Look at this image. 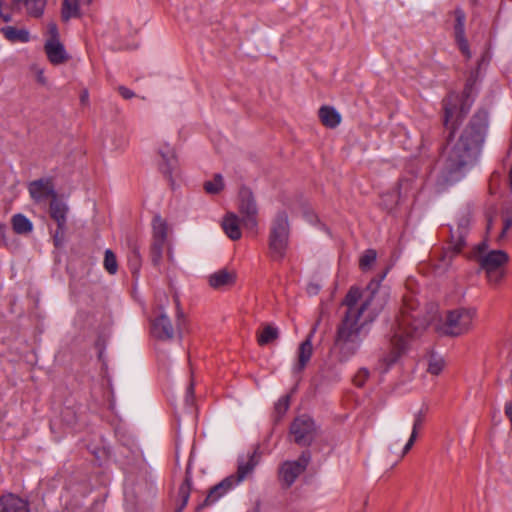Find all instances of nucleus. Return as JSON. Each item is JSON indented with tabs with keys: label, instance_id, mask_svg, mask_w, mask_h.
<instances>
[{
	"label": "nucleus",
	"instance_id": "obj_24",
	"mask_svg": "<svg viewBox=\"0 0 512 512\" xmlns=\"http://www.w3.org/2000/svg\"><path fill=\"white\" fill-rule=\"evenodd\" d=\"M235 279V272L227 269H221L210 275L209 284L215 289H220L225 286L232 285L235 282Z\"/></svg>",
	"mask_w": 512,
	"mask_h": 512
},
{
	"label": "nucleus",
	"instance_id": "obj_23",
	"mask_svg": "<svg viewBox=\"0 0 512 512\" xmlns=\"http://www.w3.org/2000/svg\"><path fill=\"white\" fill-rule=\"evenodd\" d=\"M312 335H309L305 341H303L298 349V358L297 363L295 364L293 370L296 373L301 372L308 362L311 359L312 353H313V346H312Z\"/></svg>",
	"mask_w": 512,
	"mask_h": 512
},
{
	"label": "nucleus",
	"instance_id": "obj_22",
	"mask_svg": "<svg viewBox=\"0 0 512 512\" xmlns=\"http://www.w3.org/2000/svg\"><path fill=\"white\" fill-rule=\"evenodd\" d=\"M241 219L232 212L227 213L222 220V228L231 240H239L242 236L240 230Z\"/></svg>",
	"mask_w": 512,
	"mask_h": 512
},
{
	"label": "nucleus",
	"instance_id": "obj_15",
	"mask_svg": "<svg viewBox=\"0 0 512 512\" xmlns=\"http://www.w3.org/2000/svg\"><path fill=\"white\" fill-rule=\"evenodd\" d=\"M469 224L470 212L468 210H465L458 216L456 228H450L451 242L457 253L460 252L461 248L465 244V235Z\"/></svg>",
	"mask_w": 512,
	"mask_h": 512
},
{
	"label": "nucleus",
	"instance_id": "obj_10",
	"mask_svg": "<svg viewBox=\"0 0 512 512\" xmlns=\"http://www.w3.org/2000/svg\"><path fill=\"white\" fill-rule=\"evenodd\" d=\"M316 425L313 419L307 415L297 417L290 427L294 441L301 446H308L316 435Z\"/></svg>",
	"mask_w": 512,
	"mask_h": 512
},
{
	"label": "nucleus",
	"instance_id": "obj_35",
	"mask_svg": "<svg viewBox=\"0 0 512 512\" xmlns=\"http://www.w3.org/2000/svg\"><path fill=\"white\" fill-rule=\"evenodd\" d=\"M104 267L110 274H115L118 269L117 260L115 254L107 249L104 257Z\"/></svg>",
	"mask_w": 512,
	"mask_h": 512
},
{
	"label": "nucleus",
	"instance_id": "obj_21",
	"mask_svg": "<svg viewBox=\"0 0 512 512\" xmlns=\"http://www.w3.org/2000/svg\"><path fill=\"white\" fill-rule=\"evenodd\" d=\"M236 485L237 484L235 483L234 476H229L225 478L210 490L209 494L205 499V504L210 505L215 503L218 499H220L223 495H225L230 489H232Z\"/></svg>",
	"mask_w": 512,
	"mask_h": 512
},
{
	"label": "nucleus",
	"instance_id": "obj_7",
	"mask_svg": "<svg viewBox=\"0 0 512 512\" xmlns=\"http://www.w3.org/2000/svg\"><path fill=\"white\" fill-rule=\"evenodd\" d=\"M238 210L244 228L255 230L258 225V208L253 193L246 187L241 188L239 191Z\"/></svg>",
	"mask_w": 512,
	"mask_h": 512
},
{
	"label": "nucleus",
	"instance_id": "obj_3",
	"mask_svg": "<svg viewBox=\"0 0 512 512\" xmlns=\"http://www.w3.org/2000/svg\"><path fill=\"white\" fill-rule=\"evenodd\" d=\"M427 320L421 317L418 304L412 298H405L400 316L396 320L393 334L390 340V351L385 354L382 361L387 366L394 364L408 347V339L424 329Z\"/></svg>",
	"mask_w": 512,
	"mask_h": 512
},
{
	"label": "nucleus",
	"instance_id": "obj_30",
	"mask_svg": "<svg viewBox=\"0 0 512 512\" xmlns=\"http://www.w3.org/2000/svg\"><path fill=\"white\" fill-rule=\"evenodd\" d=\"M279 337V330L271 324H265L257 332V341L260 346L267 345Z\"/></svg>",
	"mask_w": 512,
	"mask_h": 512
},
{
	"label": "nucleus",
	"instance_id": "obj_45",
	"mask_svg": "<svg viewBox=\"0 0 512 512\" xmlns=\"http://www.w3.org/2000/svg\"><path fill=\"white\" fill-rule=\"evenodd\" d=\"M81 101L83 103L88 101V92L87 91H84L83 94L81 95Z\"/></svg>",
	"mask_w": 512,
	"mask_h": 512
},
{
	"label": "nucleus",
	"instance_id": "obj_1",
	"mask_svg": "<svg viewBox=\"0 0 512 512\" xmlns=\"http://www.w3.org/2000/svg\"><path fill=\"white\" fill-rule=\"evenodd\" d=\"M380 282L381 279H373L364 290L352 287L345 297L344 304L348 311L338 327L335 340V349L343 361L359 350L368 333L367 326L375 320L389 300L388 290Z\"/></svg>",
	"mask_w": 512,
	"mask_h": 512
},
{
	"label": "nucleus",
	"instance_id": "obj_26",
	"mask_svg": "<svg viewBox=\"0 0 512 512\" xmlns=\"http://www.w3.org/2000/svg\"><path fill=\"white\" fill-rule=\"evenodd\" d=\"M67 210V206L63 202L58 201L56 198L51 200L50 216L57 222V226H59L61 230L66 228Z\"/></svg>",
	"mask_w": 512,
	"mask_h": 512
},
{
	"label": "nucleus",
	"instance_id": "obj_37",
	"mask_svg": "<svg viewBox=\"0 0 512 512\" xmlns=\"http://www.w3.org/2000/svg\"><path fill=\"white\" fill-rule=\"evenodd\" d=\"M159 153L167 164V171H170L176 163L173 149L169 146H166L164 149H161Z\"/></svg>",
	"mask_w": 512,
	"mask_h": 512
},
{
	"label": "nucleus",
	"instance_id": "obj_29",
	"mask_svg": "<svg viewBox=\"0 0 512 512\" xmlns=\"http://www.w3.org/2000/svg\"><path fill=\"white\" fill-rule=\"evenodd\" d=\"M93 0L87 2L86 0H64L62 4L61 16L64 21L79 16V5H89Z\"/></svg>",
	"mask_w": 512,
	"mask_h": 512
},
{
	"label": "nucleus",
	"instance_id": "obj_39",
	"mask_svg": "<svg viewBox=\"0 0 512 512\" xmlns=\"http://www.w3.org/2000/svg\"><path fill=\"white\" fill-rule=\"evenodd\" d=\"M289 408V396L281 397L278 402L275 404V411L279 416H282L286 413Z\"/></svg>",
	"mask_w": 512,
	"mask_h": 512
},
{
	"label": "nucleus",
	"instance_id": "obj_2",
	"mask_svg": "<svg viewBox=\"0 0 512 512\" xmlns=\"http://www.w3.org/2000/svg\"><path fill=\"white\" fill-rule=\"evenodd\" d=\"M486 123L474 117L457 141H449L443 152L442 172L446 181H458L476 163L484 140Z\"/></svg>",
	"mask_w": 512,
	"mask_h": 512
},
{
	"label": "nucleus",
	"instance_id": "obj_33",
	"mask_svg": "<svg viewBox=\"0 0 512 512\" xmlns=\"http://www.w3.org/2000/svg\"><path fill=\"white\" fill-rule=\"evenodd\" d=\"M190 490H191V477L189 476V473L187 472L184 482L179 487L178 497L181 500V505L177 509V512H181L183 510V508L186 506L189 496H190Z\"/></svg>",
	"mask_w": 512,
	"mask_h": 512
},
{
	"label": "nucleus",
	"instance_id": "obj_38",
	"mask_svg": "<svg viewBox=\"0 0 512 512\" xmlns=\"http://www.w3.org/2000/svg\"><path fill=\"white\" fill-rule=\"evenodd\" d=\"M369 371L366 368H361L354 376V383L358 387H362L369 378Z\"/></svg>",
	"mask_w": 512,
	"mask_h": 512
},
{
	"label": "nucleus",
	"instance_id": "obj_17",
	"mask_svg": "<svg viewBox=\"0 0 512 512\" xmlns=\"http://www.w3.org/2000/svg\"><path fill=\"white\" fill-rule=\"evenodd\" d=\"M44 51L49 62L53 65H61L69 60V55L59 38L48 39L45 42Z\"/></svg>",
	"mask_w": 512,
	"mask_h": 512
},
{
	"label": "nucleus",
	"instance_id": "obj_27",
	"mask_svg": "<svg viewBox=\"0 0 512 512\" xmlns=\"http://www.w3.org/2000/svg\"><path fill=\"white\" fill-rule=\"evenodd\" d=\"M319 118L322 124L328 128H335L341 122V115L330 106H323L319 109Z\"/></svg>",
	"mask_w": 512,
	"mask_h": 512
},
{
	"label": "nucleus",
	"instance_id": "obj_47",
	"mask_svg": "<svg viewBox=\"0 0 512 512\" xmlns=\"http://www.w3.org/2000/svg\"><path fill=\"white\" fill-rule=\"evenodd\" d=\"M134 258H135V261L138 262V255L136 253H134Z\"/></svg>",
	"mask_w": 512,
	"mask_h": 512
},
{
	"label": "nucleus",
	"instance_id": "obj_16",
	"mask_svg": "<svg viewBox=\"0 0 512 512\" xmlns=\"http://www.w3.org/2000/svg\"><path fill=\"white\" fill-rule=\"evenodd\" d=\"M260 459V454L257 450L243 455L238 460V468L235 477V483L238 485L245 478H247L254 470Z\"/></svg>",
	"mask_w": 512,
	"mask_h": 512
},
{
	"label": "nucleus",
	"instance_id": "obj_34",
	"mask_svg": "<svg viewBox=\"0 0 512 512\" xmlns=\"http://www.w3.org/2000/svg\"><path fill=\"white\" fill-rule=\"evenodd\" d=\"M377 253L373 249L366 250L359 260V267L362 271L369 270L376 261Z\"/></svg>",
	"mask_w": 512,
	"mask_h": 512
},
{
	"label": "nucleus",
	"instance_id": "obj_5",
	"mask_svg": "<svg viewBox=\"0 0 512 512\" xmlns=\"http://www.w3.org/2000/svg\"><path fill=\"white\" fill-rule=\"evenodd\" d=\"M289 243V222L285 212H279L271 223L269 248L273 258L282 259Z\"/></svg>",
	"mask_w": 512,
	"mask_h": 512
},
{
	"label": "nucleus",
	"instance_id": "obj_44",
	"mask_svg": "<svg viewBox=\"0 0 512 512\" xmlns=\"http://www.w3.org/2000/svg\"><path fill=\"white\" fill-rule=\"evenodd\" d=\"M37 80L38 82H40L41 84H45L46 83V78L44 76V71L43 69H38L37 70Z\"/></svg>",
	"mask_w": 512,
	"mask_h": 512
},
{
	"label": "nucleus",
	"instance_id": "obj_40",
	"mask_svg": "<svg viewBox=\"0 0 512 512\" xmlns=\"http://www.w3.org/2000/svg\"><path fill=\"white\" fill-rule=\"evenodd\" d=\"M7 244V226L3 223H0V246H6Z\"/></svg>",
	"mask_w": 512,
	"mask_h": 512
},
{
	"label": "nucleus",
	"instance_id": "obj_13",
	"mask_svg": "<svg viewBox=\"0 0 512 512\" xmlns=\"http://www.w3.org/2000/svg\"><path fill=\"white\" fill-rule=\"evenodd\" d=\"M310 461L309 453H302L298 460L287 461L282 464L279 474L280 479L287 485L290 486L294 483L296 478L304 472Z\"/></svg>",
	"mask_w": 512,
	"mask_h": 512
},
{
	"label": "nucleus",
	"instance_id": "obj_14",
	"mask_svg": "<svg viewBox=\"0 0 512 512\" xmlns=\"http://www.w3.org/2000/svg\"><path fill=\"white\" fill-rule=\"evenodd\" d=\"M28 191L36 203H45L49 199L56 198L54 185L50 178H41L30 182Z\"/></svg>",
	"mask_w": 512,
	"mask_h": 512
},
{
	"label": "nucleus",
	"instance_id": "obj_11",
	"mask_svg": "<svg viewBox=\"0 0 512 512\" xmlns=\"http://www.w3.org/2000/svg\"><path fill=\"white\" fill-rule=\"evenodd\" d=\"M487 233L496 235L497 241H502L512 233V205L507 206L501 216L487 219Z\"/></svg>",
	"mask_w": 512,
	"mask_h": 512
},
{
	"label": "nucleus",
	"instance_id": "obj_19",
	"mask_svg": "<svg viewBox=\"0 0 512 512\" xmlns=\"http://www.w3.org/2000/svg\"><path fill=\"white\" fill-rule=\"evenodd\" d=\"M151 331L154 337L161 340H170L174 337V329L167 315L161 313L152 322Z\"/></svg>",
	"mask_w": 512,
	"mask_h": 512
},
{
	"label": "nucleus",
	"instance_id": "obj_12",
	"mask_svg": "<svg viewBox=\"0 0 512 512\" xmlns=\"http://www.w3.org/2000/svg\"><path fill=\"white\" fill-rule=\"evenodd\" d=\"M22 0H1L0 1V17L4 22L12 21V14L6 12V8L11 10L18 9ZM27 12L33 17H39L42 15L46 0H24Z\"/></svg>",
	"mask_w": 512,
	"mask_h": 512
},
{
	"label": "nucleus",
	"instance_id": "obj_36",
	"mask_svg": "<svg viewBox=\"0 0 512 512\" xmlns=\"http://www.w3.org/2000/svg\"><path fill=\"white\" fill-rule=\"evenodd\" d=\"M445 367V361L442 358L431 357L428 365V372L433 375H439Z\"/></svg>",
	"mask_w": 512,
	"mask_h": 512
},
{
	"label": "nucleus",
	"instance_id": "obj_20",
	"mask_svg": "<svg viewBox=\"0 0 512 512\" xmlns=\"http://www.w3.org/2000/svg\"><path fill=\"white\" fill-rule=\"evenodd\" d=\"M456 23L454 27L455 40L463 55L471 57L468 41L465 38V14L461 10L455 11Z\"/></svg>",
	"mask_w": 512,
	"mask_h": 512
},
{
	"label": "nucleus",
	"instance_id": "obj_46",
	"mask_svg": "<svg viewBox=\"0 0 512 512\" xmlns=\"http://www.w3.org/2000/svg\"><path fill=\"white\" fill-rule=\"evenodd\" d=\"M187 393H188V395H192V393H193V386L192 385L189 386Z\"/></svg>",
	"mask_w": 512,
	"mask_h": 512
},
{
	"label": "nucleus",
	"instance_id": "obj_31",
	"mask_svg": "<svg viewBox=\"0 0 512 512\" xmlns=\"http://www.w3.org/2000/svg\"><path fill=\"white\" fill-rule=\"evenodd\" d=\"M11 224L17 234H28L33 230V223L23 214H15L11 219Z\"/></svg>",
	"mask_w": 512,
	"mask_h": 512
},
{
	"label": "nucleus",
	"instance_id": "obj_18",
	"mask_svg": "<svg viewBox=\"0 0 512 512\" xmlns=\"http://www.w3.org/2000/svg\"><path fill=\"white\" fill-rule=\"evenodd\" d=\"M0 512H29V503L15 494L7 493L0 497Z\"/></svg>",
	"mask_w": 512,
	"mask_h": 512
},
{
	"label": "nucleus",
	"instance_id": "obj_41",
	"mask_svg": "<svg viewBox=\"0 0 512 512\" xmlns=\"http://www.w3.org/2000/svg\"><path fill=\"white\" fill-rule=\"evenodd\" d=\"M65 229L66 228L61 230L59 226L57 227V230L54 233V243L56 246H59L62 244V242L64 240V236H65Z\"/></svg>",
	"mask_w": 512,
	"mask_h": 512
},
{
	"label": "nucleus",
	"instance_id": "obj_25",
	"mask_svg": "<svg viewBox=\"0 0 512 512\" xmlns=\"http://www.w3.org/2000/svg\"><path fill=\"white\" fill-rule=\"evenodd\" d=\"M0 32L11 43H27L31 40L30 32L24 28L5 26L0 29Z\"/></svg>",
	"mask_w": 512,
	"mask_h": 512
},
{
	"label": "nucleus",
	"instance_id": "obj_8",
	"mask_svg": "<svg viewBox=\"0 0 512 512\" xmlns=\"http://www.w3.org/2000/svg\"><path fill=\"white\" fill-rule=\"evenodd\" d=\"M508 255L502 250H492L480 259L481 267L487 272L489 282L498 283L504 276L501 269L508 262Z\"/></svg>",
	"mask_w": 512,
	"mask_h": 512
},
{
	"label": "nucleus",
	"instance_id": "obj_4",
	"mask_svg": "<svg viewBox=\"0 0 512 512\" xmlns=\"http://www.w3.org/2000/svg\"><path fill=\"white\" fill-rule=\"evenodd\" d=\"M471 94L472 84L469 80L461 97L456 94H451L444 100V124L447 129L454 130L460 120L468 113L473 102Z\"/></svg>",
	"mask_w": 512,
	"mask_h": 512
},
{
	"label": "nucleus",
	"instance_id": "obj_43",
	"mask_svg": "<svg viewBox=\"0 0 512 512\" xmlns=\"http://www.w3.org/2000/svg\"><path fill=\"white\" fill-rule=\"evenodd\" d=\"M49 39L59 38L57 26L54 23L48 25Z\"/></svg>",
	"mask_w": 512,
	"mask_h": 512
},
{
	"label": "nucleus",
	"instance_id": "obj_9",
	"mask_svg": "<svg viewBox=\"0 0 512 512\" xmlns=\"http://www.w3.org/2000/svg\"><path fill=\"white\" fill-rule=\"evenodd\" d=\"M153 242L151 246V258L155 266L162 260L164 246L167 241L169 227L165 219L156 215L152 220Z\"/></svg>",
	"mask_w": 512,
	"mask_h": 512
},
{
	"label": "nucleus",
	"instance_id": "obj_48",
	"mask_svg": "<svg viewBox=\"0 0 512 512\" xmlns=\"http://www.w3.org/2000/svg\"><path fill=\"white\" fill-rule=\"evenodd\" d=\"M88 512H97V511H95V510H90V511H88Z\"/></svg>",
	"mask_w": 512,
	"mask_h": 512
},
{
	"label": "nucleus",
	"instance_id": "obj_6",
	"mask_svg": "<svg viewBox=\"0 0 512 512\" xmlns=\"http://www.w3.org/2000/svg\"><path fill=\"white\" fill-rule=\"evenodd\" d=\"M476 316L473 309L459 308L447 313L442 325V331L445 335L461 336L468 333L472 327Z\"/></svg>",
	"mask_w": 512,
	"mask_h": 512
},
{
	"label": "nucleus",
	"instance_id": "obj_42",
	"mask_svg": "<svg viewBox=\"0 0 512 512\" xmlns=\"http://www.w3.org/2000/svg\"><path fill=\"white\" fill-rule=\"evenodd\" d=\"M118 91L124 99H131L132 97H134V92L124 86H120L118 88Z\"/></svg>",
	"mask_w": 512,
	"mask_h": 512
},
{
	"label": "nucleus",
	"instance_id": "obj_32",
	"mask_svg": "<svg viewBox=\"0 0 512 512\" xmlns=\"http://www.w3.org/2000/svg\"><path fill=\"white\" fill-rule=\"evenodd\" d=\"M224 179L221 174H215L213 179L204 183V190L208 194H218L224 189Z\"/></svg>",
	"mask_w": 512,
	"mask_h": 512
},
{
	"label": "nucleus",
	"instance_id": "obj_28",
	"mask_svg": "<svg viewBox=\"0 0 512 512\" xmlns=\"http://www.w3.org/2000/svg\"><path fill=\"white\" fill-rule=\"evenodd\" d=\"M426 416V410L420 409L414 414L413 427L409 440L403 448V455H405L414 445L418 435V430L422 427Z\"/></svg>",
	"mask_w": 512,
	"mask_h": 512
}]
</instances>
